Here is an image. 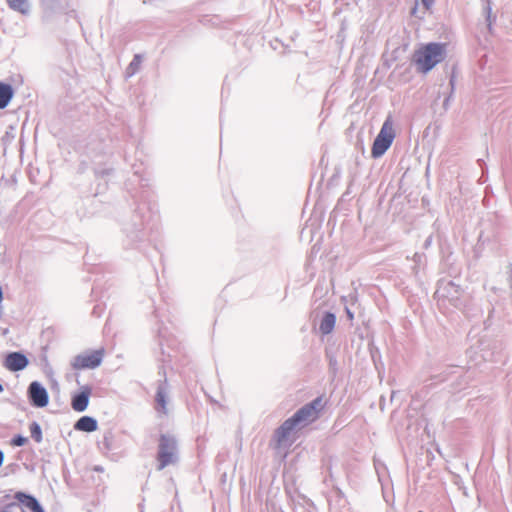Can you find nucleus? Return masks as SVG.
<instances>
[{"mask_svg":"<svg viewBox=\"0 0 512 512\" xmlns=\"http://www.w3.org/2000/svg\"><path fill=\"white\" fill-rule=\"evenodd\" d=\"M323 407V398L317 397L311 403L298 410L291 418L287 419L276 431L277 445L281 446L284 444L295 428L304 427L315 421Z\"/></svg>","mask_w":512,"mask_h":512,"instance_id":"obj_1","label":"nucleus"},{"mask_svg":"<svg viewBox=\"0 0 512 512\" xmlns=\"http://www.w3.org/2000/svg\"><path fill=\"white\" fill-rule=\"evenodd\" d=\"M446 57V44L428 43L420 46L413 54L417 71L426 74Z\"/></svg>","mask_w":512,"mask_h":512,"instance_id":"obj_2","label":"nucleus"},{"mask_svg":"<svg viewBox=\"0 0 512 512\" xmlns=\"http://www.w3.org/2000/svg\"><path fill=\"white\" fill-rule=\"evenodd\" d=\"M395 138L394 122L391 116H388L384 121L381 130L375 138L371 155L373 158L381 157L391 146Z\"/></svg>","mask_w":512,"mask_h":512,"instance_id":"obj_3","label":"nucleus"},{"mask_svg":"<svg viewBox=\"0 0 512 512\" xmlns=\"http://www.w3.org/2000/svg\"><path fill=\"white\" fill-rule=\"evenodd\" d=\"M158 470L176 462V441L168 435H161L157 453Z\"/></svg>","mask_w":512,"mask_h":512,"instance_id":"obj_4","label":"nucleus"},{"mask_svg":"<svg viewBox=\"0 0 512 512\" xmlns=\"http://www.w3.org/2000/svg\"><path fill=\"white\" fill-rule=\"evenodd\" d=\"M104 349L86 352L74 357L72 367L76 370L94 369L98 367L103 359Z\"/></svg>","mask_w":512,"mask_h":512,"instance_id":"obj_5","label":"nucleus"},{"mask_svg":"<svg viewBox=\"0 0 512 512\" xmlns=\"http://www.w3.org/2000/svg\"><path fill=\"white\" fill-rule=\"evenodd\" d=\"M31 402L36 407H45L49 402L46 389L38 382H32L28 389Z\"/></svg>","mask_w":512,"mask_h":512,"instance_id":"obj_6","label":"nucleus"},{"mask_svg":"<svg viewBox=\"0 0 512 512\" xmlns=\"http://www.w3.org/2000/svg\"><path fill=\"white\" fill-rule=\"evenodd\" d=\"M92 394V389L89 386H84L78 394H75L71 400V406L74 411L83 412L89 405V399Z\"/></svg>","mask_w":512,"mask_h":512,"instance_id":"obj_7","label":"nucleus"},{"mask_svg":"<svg viewBox=\"0 0 512 512\" xmlns=\"http://www.w3.org/2000/svg\"><path fill=\"white\" fill-rule=\"evenodd\" d=\"M4 365L8 370L16 372L23 370L28 365V359L19 352H12L7 355Z\"/></svg>","mask_w":512,"mask_h":512,"instance_id":"obj_8","label":"nucleus"},{"mask_svg":"<svg viewBox=\"0 0 512 512\" xmlns=\"http://www.w3.org/2000/svg\"><path fill=\"white\" fill-rule=\"evenodd\" d=\"M75 430L83 432H93L98 428L97 421L90 416L81 417L74 425Z\"/></svg>","mask_w":512,"mask_h":512,"instance_id":"obj_9","label":"nucleus"},{"mask_svg":"<svg viewBox=\"0 0 512 512\" xmlns=\"http://www.w3.org/2000/svg\"><path fill=\"white\" fill-rule=\"evenodd\" d=\"M13 95L12 86L0 81V109L5 108L9 104Z\"/></svg>","mask_w":512,"mask_h":512,"instance_id":"obj_10","label":"nucleus"},{"mask_svg":"<svg viewBox=\"0 0 512 512\" xmlns=\"http://www.w3.org/2000/svg\"><path fill=\"white\" fill-rule=\"evenodd\" d=\"M15 499L18 500L23 505H25L31 511L34 509H38L39 503L37 502V500L34 497H32L30 495H27L23 492H17L15 494Z\"/></svg>","mask_w":512,"mask_h":512,"instance_id":"obj_11","label":"nucleus"},{"mask_svg":"<svg viewBox=\"0 0 512 512\" xmlns=\"http://www.w3.org/2000/svg\"><path fill=\"white\" fill-rule=\"evenodd\" d=\"M335 316L334 314L332 313H327L325 314V316L323 317L321 323H320V331L323 333V334H329L332 332V330L334 329V326H335Z\"/></svg>","mask_w":512,"mask_h":512,"instance_id":"obj_12","label":"nucleus"},{"mask_svg":"<svg viewBox=\"0 0 512 512\" xmlns=\"http://www.w3.org/2000/svg\"><path fill=\"white\" fill-rule=\"evenodd\" d=\"M156 410L161 413L167 412L166 392L164 388L159 387L156 393Z\"/></svg>","mask_w":512,"mask_h":512,"instance_id":"obj_13","label":"nucleus"},{"mask_svg":"<svg viewBox=\"0 0 512 512\" xmlns=\"http://www.w3.org/2000/svg\"><path fill=\"white\" fill-rule=\"evenodd\" d=\"M9 7L15 11L25 14L29 10L28 0H6Z\"/></svg>","mask_w":512,"mask_h":512,"instance_id":"obj_14","label":"nucleus"},{"mask_svg":"<svg viewBox=\"0 0 512 512\" xmlns=\"http://www.w3.org/2000/svg\"><path fill=\"white\" fill-rule=\"evenodd\" d=\"M30 433L31 437L37 442L40 443L42 441V431L38 423L33 422L30 425Z\"/></svg>","mask_w":512,"mask_h":512,"instance_id":"obj_15","label":"nucleus"},{"mask_svg":"<svg viewBox=\"0 0 512 512\" xmlns=\"http://www.w3.org/2000/svg\"><path fill=\"white\" fill-rule=\"evenodd\" d=\"M140 65H141V57L139 55H136L129 65V68H128L129 73L130 74L135 73Z\"/></svg>","mask_w":512,"mask_h":512,"instance_id":"obj_16","label":"nucleus"},{"mask_svg":"<svg viewBox=\"0 0 512 512\" xmlns=\"http://www.w3.org/2000/svg\"><path fill=\"white\" fill-rule=\"evenodd\" d=\"M28 442V439L26 437H23L21 435H17L15 436L12 440H11V445L13 446H23L25 445L26 443Z\"/></svg>","mask_w":512,"mask_h":512,"instance_id":"obj_17","label":"nucleus"},{"mask_svg":"<svg viewBox=\"0 0 512 512\" xmlns=\"http://www.w3.org/2000/svg\"><path fill=\"white\" fill-rule=\"evenodd\" d=\"M433 2H434V0H422V3L427 10H429L431 8V6L433 5Z\"/></svg>","mask_w":512,"mask_h":512,"instance_id":"obj_18","label":"nucleus"},{"mask_svg":"<svg viewBox=\"0 0 512 512\" xmlns=\"http://www.w3.org/2000/svg\"><path fill=\"white\" fill-rule=\"evenodd\" d=\"M32 512H44L43 509L41 508V506L39 505L38 506V509H34L32 510Z\"/></svg>","mask_w":512,"mask_h":512,"instance_id":"obj_19","label":"nucleus"},{"mask_svg":"<svg viewBox=\"0 0 512 512\" xmlns=\"http://www.w3.org/2000/svg\"><path fill=\"white\" fill-rule=\"evenodd\" d=\"M416 14V7L412 10V15Z\"/></svg>","mask_w":512,"mask_h":512,"instance_id":"obj_20","label":"nucleus"},{"mask_svg":"<svg viewBox=\"0 0 512 512\" xmlns=\"http://www.w3.org/2000/svg\"><path fill=\"white\" fill-rule=\"evenodd\" d=\"M2 391H3V387H2V385L0 384V392H2Z\"/></svg>","mask_w":512,"mask_h":512,"instance_id":"obj_21","label":"nucleus"},{"mask_svg":"<svg viewBox=\"0 0 512 512\" xmlns=\"http://www.w3.org/2000/svg\"><path fill=\"white\" fill-rule=\"evenodd\" d=\"M1 512H6V511H1Z\"/></svg>","mask_w":512,"mask_h":512,"instance_id":"obj_22","label":"nucleus"}]
</instances>
